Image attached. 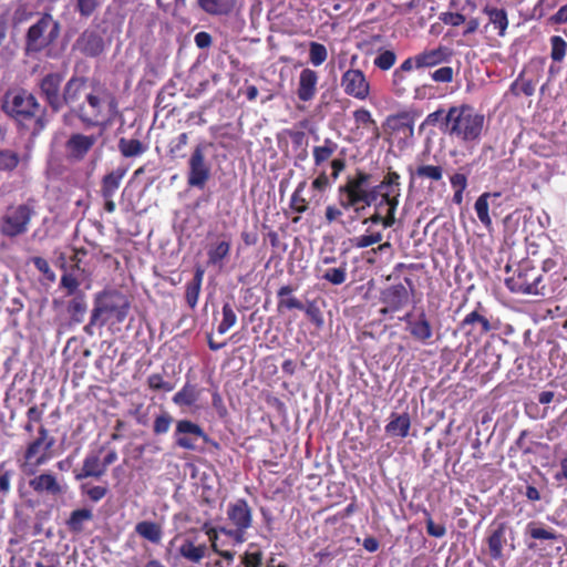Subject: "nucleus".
Here are the masks:
<instances>
[{"label":"nucleus","mask_w":567,"mask_h":567,"mask_svg":"<svg viewBox=\"0 0 567 567\" xmlns=\"http://www.w3.org/2000/svg\"><path fill=\"white\" fill-rule=\"evenodd\" d=\"M2 111L14 121L18 128L31 136L39 135L48 125L47 107L25 89H10L1 104Z\"/></svg>","instance_id":"1"},{"label":"nucleus","mask_w":567,"mask_h":567,"mask_svg":"<svg viewBox=\"0 0 567 567\" xmlns=\"http://www.w3.org/2000/svg\"><path fill=\"white\" fill-rule=\"evenodd\" d=\"M93 511L91 508H78L71 512L65 522L70 533L79 535L84 530V525L93 519Z\"/></svg>","instance_id":"32"},{"label":"nucleus","mask_w":567,"mask_h":567,"mask_svg":"<svg viewBox=\"0 0 567 567\" xmlns=\"http://www.w3.org/2000/svg\"><path fill=\"white\" fill-rule=\"evenodd\" d=\"M372 175L363 169H355L353 175H349L344 184L338 187V204L346 210L352 209L360 214L367 207H371L378 199L380 190L385 186H391L390 167L382 181L374 186H370Z\"/></svg>","instance_id":"2"},{"label":"nucleus","mask_w":567,"mask_h":567,"mask_svg":"<svg viewBox=\"0 0 567 567\" xmlns=\"http://www.w3.org/2000/svg\"><path fill=\"white\" fill-rule=\"evenodd\" d=\"M319 75L315 70L303 69L299 75L297 96L302 102L311 101L317 94Z\"/></svg>","instance_id":"25"},{"label":"nucleus","mask_w":567,"mask_h":567,"mask_svg":"<svg viewBox=\"0 0 567 567\" xmlns=\"http://www.w3.org/2000/svg\"><path fill=\"white\" fill-rule=\"evenodd\" d=\"M390 176L392 185L380 190L378 199L371 206L373 213L362 220L363 225H382L384 229L394 226L401 196V175L390 167Z\"/></svg>","instance_id":"6"},{"label":"nucleus","mask_w":567,"mask_h":567,"mask_svg":"<svg viewBox=\"0 0 567 567\" xmlns=\"http://www.w3.org/2000/svg\"><path fill=\"white\" fill-rule=\"evenodd\" d=\"M343 92L357 100L364 101L370 96L371 86L363 71L349 69L341 76Z\"/></svg>","instance_id":"16"},{"label":"nucleus","mask_w":567,"mask_h":567,"mask_svg":"<svg viewBox=\"0 0 567 567\" xmlns=\"http://www.w3.org/2000/svg\"><path fill=\"white\" fill-rule=\"evenodd\" d=\"M64 75L60 72H50L43 75L37 86L39 94L53 113L61 111L62 83Z\"/></svg>","instance_id":"14"},{"label":"nucleus","mask_w":567,"mask_h":567,"mask_svg":"<svg viewBox=\"0 0 567 567\" xmlns=\"http://www.w3.org/2000/svg\"><path fill=\"white\" fill-rule=\"evenodd\" d=\"M199 398V392L195 384L185 383L183 388L173 396V402L178 406H192Z\"/></svg>","instance_id":"41"},{"label":"nucleus","mask_w":567,"mask_h":567,"mask_svg":"<svg viewBox=\"0 0 567 567\" xmlns=\"http://www.w3.org/2000/svg\"><path fill=\"white\" fill-rule=\"evenodd\" d=\"M59 32V22L51 14H43L27 32L25 51L28 53L41 52L58 39Z\"/></svg>","instance_id":"11"},{"label":"nucleus","mask_w":567,"mask_h":567,"mask_svg":"<svg viewBox=\"0 0 567 567\" xmlns=\"http://www.w3.org/2000/svg\"><path fill=\"white\" fill-rule=\"evenodd\" d=\"M35 214L34 199H28L19 205H10L0 218L1 235L8 238H16L25 234Z\"/></svg>","instance_id":"8"},{"label":"nucleus","mask_w":567,"mask_h":567,"mask_svg":"<svg viewBox=\"0 0 567 567\" xmlns=\"http://www.w3.org/2000/svg\"><path fill=\"white\" fill-rule=\"evenodd\" d=\"M199 8L208 14L221 16L229 11L225 0H197Z\"/></svg>","instance_id":"50"},{"label":"nucleus","mask_w":567,"mask_h":567,"mask_svg":"<svg viewBox=\"0 0 567 567\" xmlns=\"http://www.w3.org/2000/svg\"><path fill=\"white\" fill-rule=\"evenodd\" d=\"M226 516L231 527L221 526L220 533L237 544L246 540L247 530L252 526V509L245 498H238L227 506Z\"/></svg>","instance_id":"9"},{"label":"nucleus","mask_w":567,"mask_h":567,"mask_svg":"<svg viewBox=\"0 0 567 567\" xmlns=\"http://www.w3.org/2000/svg\"><path fill=\"white\" fill-rule=\"evenodd\" d=\"M382 239L383 235L381 231H370L368 229L365 234L354 238L353 245L357 248H368L372 245L380 244Z\"/></svg>","instance_id":"55"},{"label":"nucleus","mask_w":567,"mask_h":567,"mask_svg":"<svg viewBox=\"0 0 567 567\" xmlns=\"http://www.w3.org/2000/svg\"><path fill=\"white\" fill-rule=\"evenodd\" d=\"M203 439L205 442L209 441L208 435L196 423L189 420H181L176 424L174 432L175 444L184 450H196V440Z\"/></svg>","instance_id":"21"},{"label":"nucleus","mask_w":567,"mask_h":567,"mask_svg":"<svg viewBox=\"0 0 567 567\" xmlns=\"http://www.w3.org/2000/svg\"><path fill=\"white\" fill-rule=\"evenodd\" d=\"M443 167L440 165H420L416 167L414 175L421 179L440 182L443 178Z\"/></svg>","instance_id":"51"},{"label":"nucleus","mask_w":567,"mask_h":567,"mask_svg":"<svg viewBox=\"0 0 567 567\" xmlns=\"http://www.w3.org/2000/svg\"><path fill=\"white\" fill-rule=\"evenodd\" d=\"M550 42V58L554 62H561L567 53V42L560 35H553Z\"/></svg>","instance_id":"53"},{"label":"nucleus","mask_w":567,"mask_h":567,"mask_svg":"<svg viewBox=\"0 0 567 567\" xmlns=\"http://www.w3.org/2000/svg\"><path fill=\"white\" fill-rule=\"evenodd\" d=\"M497 197L499 196L498 193L491 194V193H483L475 202L474 209L476 212L477 218L488 229L492 226V219L489 217V204L488 199L491 197Z\"/></svg>","instance_id":"42"},{"label":"nucleus","mask_w":567,"mask_h":567,"mask_svg":"<svg viewBox=\"0 0 567 567\" xmlns=\"http://www.w3.org/2000/svg\"><path fill=\"white\" fill-rule=\"evenodd\" d=\"M425 516V523H426V532L430 536L441 538L445 536L446 528L443 524H435L431 513L427 509L423 511Z\"/></svg>","instance_id":"62"},{"label":"nucleus","mask_w":567,"mask_h":567,"mask_svg":"<svg viewBox=\"0 0 567 567\" xmlns=\"http://www.w3.org/2000/svg\"><path fill=\"white\" fill-rule=\"evenodd\" d=\"M87 79L85 76L72 75L63 85L61 97V110L64 106L70 109V113L76 116L78 109L83 102L85 95V85Z\"/></svg>","instance_id":"18"},{"label":"nucleus","mask_w":567,"mask_h":567,"mask_svg":"<svg viewBox=\"0 0 567 567\" xmlns=\"http://www.w3.org/2000/svg\"><path fill=\"white\" fill-rule=\"evenodd\" d=\"M97 142L96 135L72 133L64 143L65 157L69 162H82Z\"/></svg>","instance_id":"20"},{"label":"nucleus","mask_w":567,"mask_h":567,"mask_svg":"<svg viewBox=\"0 0 567 567\" xmlns=\"http://www.w3.org/2000/svg\"><path fill=\"white\" fill-rule=\"evenodd\" d=\"M106 473L102 461L96 453H89L83 460L80 472L75 473V480L82 481L87 477L100 478Z\"/></svg>","instance_id":"29"},{"label":"nucleus","mask_w":567,"mask_h":567,"mask_svg":"<svg viewBox=\"0 0 567 567\" xmlns=\"http://www.w3.org/2000/svg\"><path fill=\"white\" fill-rule=\"evenodd\" d=\"M380 301L384 305L379 312L382 316L402 310L410 301V292L403 284L391 285L380 292Z\"/></svg>","instance_id":"17"},{"label":"nucleus","mask_w":567,"mask_h":567,"mask_svg":"<svg viewBox=\"0 0 567 567\" xmlns=\"http://www.w3.org/2000/svg\"><path fill=\"white\" fill-rule=\"evenodd\" d=\"M483 12L487 14L488 21L497 30L498 35H505L508 27V18L505 9H498L491 6H485Z\"/></svg>","instance_id":"39"},{"label":"nucleus","mask_w":567,"mask_h":567,"mask_svg":"<svg viewBox=\"0 0 567 567\" xmlns=\"http://www.w3.org/2000/svg\"><path fill=\"white\" fill-rule=\"evenodd\" d=\"M208 554V546L205 542H199V536L195 529L188 530L178 546V555L187 563L197 565Z\"/></svg>","instance_id":"19"},{"label":"nucleus","mask_w":567,"mask_h":567,"mask_svg":"<svg viewBox=\"0 0 567 567\" xmlns=\"http://www.w3.org/2000/svg\"><path fill=\"white\" fill-rule=\"evenodd\" d=\"M173 416L167 412L157 415L153 423V432L155 435H162L168 432Z\"/></svg>","instance_id":"60"},{"label":"nucleus","mask_w":567,"mask_h":567,"mask_svg":"<svg viewBox=\"0 0 567 567\" xmlns=\"http://www.w3.org/2000/svg\"><path fill=\"white\" fill-rule=\"evenodd\" d=\"M74 48L85 56L95 58L104 51V40L97 31L87 29L76 39Z\"/></svg>","instance_id":"23"},{"label":"nucleus","mask_w":567,"mask_h":567,"mask_svg":"<svg viewBox=\"0 0 567 567\" xmlns=\"http://www.w3.org/2000/svg\"><path fill=\"white\" fill-rule=\"evenodd\" d=\"M29 486L38 494L48 493L51 495L62 494V487L55 475L51 473H42L29 481Z\"/></svg>","instance_id":"27"},{"label":"nucleus","mask_w":567,"mask_h":567,"mask_svg":"<svg viewBox=\"0 0 567 567\" xmlns=\"http://www.w3.org/2000/svg\"><path fill=\"white\" fill-rule=\"evenodd\" d=\"M485 117L467 104L451 106L441 123V132L463 145L480 142Z\"/></svg>","instance_id":"3"},{"label":"nucleus","mask_w":567,"mask_h":567,"mask_svg":"<svg viewBox=\"0 0 567 567\" xmlns=\"http://www.w3.org/2000/svg\"><path fill=\"white\" fill-rule=\"evenodd\" d=\"M60 268L63 269L64 274L61 277L60 285L63 289L66 290L68 296H75L79 291L80 281L79 279L72 274L66 271L65 266V257L63 254L59 257Z\"/></svg>","instance_id":"43"},{"label":"nucleus","mask_w":567,"mask_h":567,"mask_svg":"<svg viewBox=\"0 0 567 567\" xmlns=\"http://www.w3.org/2000/svg\"><path fill=\"white\" fill-rule=\"evenodd\" d=\"M302 311H305L307 318L309 319V321L317 328V329H322L323 326H324V317H323V312L320 308V306L318 305V301L317 300H307L306 303H303V309H301Z\"/></svg>","instance_id":"47"},{"label":"nucleus","mask_w":567,"mask_h":567,"mask_svg":"<svg viewBox=\"0 0 567 567\" xmlns=\"http://www.w3.org/2000/svg\"><path fill=\"white\" fill-rule=\"evenodd\" d=\"M353 120L357 128H364L372 134V137L379 138V126L369 110L364 107L357 109L353 112Z\"/></svg>","instance_id":"34"},{"label":"nucleus","mask_w":567,"mask_h":567,"mask_svg":"<svg viewBox=\"0 0 567 567\" xmlns=\"http://www.w3.org/2000/svg\"><path fill=\"white\" fill-rule=\"evenodd\" d=\"M507 534L513 535V529L506 520L494 519L486 530L485 544L487 547V555L491 560L496 561L499 565H504L507 560L505 548L509 546V551L515 549L513 542L508 544ZM513 539L514 537H512V540Z\"/></svg>","instance_id":"12"},{"label":"nucleus","mask_w":567,"mask_h":567,"mask_svg":"<svg viewBox=\"0 0 567 567\" xmlns=\"http://www.w3.org/2000/svg\"><path fill=\"white\" fill-rule=\"evenodd\" d=\"M347 268L348 264L343 260L338 267L326 269L321 278L336 286L342 285L347 280Z\"/></svg>","instance_id":"48"},{"label":"nucleus","mask_w":567,"mask_h":567,"mask_svg":"<svg viewBox=\"0 0 567 567\" xmlns=\"http://www.w3.org/2000/svg\"><path fill=\"white\" fill-rule=\"evenodd\" d=\"M117 112L115 96L101 84H96L85 93L75 117L85 127L102 126L103 128L113 120Z\"/></svg>","instance_id":"4"},{"label":"nucleus","mask_w":567,"mask_h":567,"mask_svg":"<svg viewBox=\"0 0 567 567\" xmlns=\"http://www.w3.org/2000/svg\"><path fill=\"white\" fill-rule=\"evenodd\" d=\"M204 274V269L200 266H197L195 268L193 279L185 286V301L192 310H194L198 303Z\"/></svg>","instance_id":"30"},{"label":"nucleus","mask_w":567,"mask_h":567,"mask_svg":"<svg viewBox=\"0 0 567 567\" xmlns=\"http://www.w3.org/2000/svg\"><path fill=\"white\" fill-rule=\"evenodd\" d=\"M391 86L392 91L396 95H402L408 91V78L406 73L399 71V69H395L392 73L391 78Z\"/></svg>","instance_id":"58"},{"label":"nucleus","mask_w":567,"mask_h":567,"mask_svg":"<svg viewBox=\"0 0 567 567\" xmlns=\"http://www.w3.org/2000/svg\"><path fill=\"white\" fill-rule=\"evenodd\" d=\"M135 533L153 544H159L163 537L161 525L151 520H142L137 523L135 525Z\"/></svg>","instance_id":"35"},{"label":"nucleus","mask_w":567,"mask_h":567,"mask_svg":"<svg viewBox=\"0 0 567 567\" xmlns=\"http://www.w3.org/2000/svg\"><path fill=\"white\" fill-rule=\"evenodd\" d=\"M306 188H307V181L305 179V181H301L297 185L296 189L293 190V193L290 197L289 207L295 213L303 214L309 208V203L303 196V192Z\"/></svg>","instance_id":"45"},{"label":"nucleus","mask_w":567,"mask_h":567,"mask_svg":"<svg viewBox=\"0 0 567 567\" xmlns=\"http://www.w3.org/2000/svg\"><path fill=\"white\" fill-rule=\"evenodd\" d=\"M87 310V302L83 292H78L68 303L66 311L74 323H82Z\"/></svg>","instance_id":"36"},{"label":"nucleus","mask_w":567,"mask_h":567,"mask_svg":"<svg viewBox=\"0 0 567 567\" xmlns=\"http://www.w3.org/2000/svg\"><path fill=\"white\" fill-rule=\"evenodd\" d=\"M328 58L327 48L318 42H310L309 59L315 66L321 65Z\"/></svg>","instance_id":"56"},{"label":"nucleus","mask_w":567,"mask_h":567,"mask_svg":"<svg viewBox=\"0 0 567 567\" xmlns=\"http://www.w3.org/2000/svg\"><path fill=\"white\" fill-rule=\"evenodd\" d=\"M231 248L230 240H220L212 244L207 250V262L212 266H223V261L228 257Z\"/></svg>","instance_id":"37"},{"label":"nucleus","mask_w":567,"mask_h":567,"mask_svg":"<svg viewBox=\"0 0 567 567\" xmlns=\"http://www.w3.org/2000/svg\"><path fill=\"white\" fill-rule=\"evenodd\" d=\"M30 262H32L37 270L41 272L48 280H55V274L51 270L50 265L45 258L34 256L30 258Z\"/></svg>","instance_id":"63"},{"label":"nucleus","mask_w":567,"mask_h":567,"mask_svg":"<svg viewBox=\"0 0 567 567\" xmlns=\"http://www.w3.org/2000/svg\"><path fill=\"white\" fill-rule=\"evenodd\" d=\"M506 271L512 272L505 279L506 287L514 293L545 296L544 277L540 270L529 259L520 260L514 269L506 266Z\"/></svg>","instance_id":"7"},{"label":"nucleus","mask_w":567,"mask_h":567,"mask_svg":"<svg viewBox=\"0 0 567 567\" xmlns=\"http://www.w3.org/2000/svg\"><path fill=\"white\" fill-rule=\"evenodd\" d=\"M451 55V50L444 45H440L434 49H425L416 54V70L434 68L447 62Z\"/></svg>","instance_id":"24"},{"label":"nucleus","mask_w":567,"mask_h":567,"mask_svg":"<svg viewBox=\"0 0 567 567\" xmlns=\"http://www.w3.org/2000/svg\"><path fill=\"white\" fill-rule=\"evenodd\" d=\"M295 288L290 285L281 286L277 291V310L284 312L285 310H301L303 309V302L297 297L292 296Z\"/></svg>","instance_id":"31"},{"label":"nucleus","mask_w":567,"mask_h":567,"mask_svg":"<svg viewBox=\"0 0 567 567\" xmlns=\"http://www.w3.org/2000/svg\"><path fill=\"white\" fill-rule=\"evenodd\" d=\"M409 332L415 341H419L422 344L426 346L433 343V327L424 310H422L413 323H411Z\"/></svg>","instance_id":"26"},{"label":"nucleus","mask_w":567,"mask_h":567,"mask_svg":"<svg viewBox=\"0 0 567 567\" xmlns=\"http://www.w3.org/2000/svg\"><path fill=\"white\" fill-rule=\"evenodd\" d=\"M118 150L124 157H135L145 153L147 147L140 140L122 137Z\"/></svg>","instance_id":"46"},{"label":"nucleus","mask_w":567,"mask_h":567,"mask_svg":"<svg viewBox=\"0 0 567 567\" xmlns=\"http://www.w3.org/2000/svg\"><path fill=\"white\" fill-rule=\"evenodd\" d=\"M54 444L55 439L50 435L49 430L40 425L38 435L25 445L22 468L30 467L28 473L32 474L38 467L48 463L52 457L51 450Z\"/></svg>","instance_id":"10"},{"label":"nucleus","mask_w":567,"mask_h":567,"mask_svg":"<svg viewBox=\"0 0 567 567\" xmlns=\"http://www.w3.org/2000/svg\"><path fill=\"white\" fill-rule=\"evenodd\" d=\"M386 127L390 135L405 143L414 135V116L409 112L390 115L386 118Z\"/></svg>","instance_id":"22"},{"label":"nucleus","mask_w":567,"mask_h":567,"mask_svg":"<svg viewBox=\"0 0 567 567\" xmlns=\"http://www.w3.org/2000/svg\"><path fill=\"white\" fill-rule=\"evenodd\" d=\"M526 535L535 540H557L563 535L557 534L553 528H547L540 522H529L526 525Z\"/></svg>","instance_id":"38"},{"label":"nucleus","mask_w":567,"mask_h":567,"mask_svg":"<svg viewBox=\"0 0 567 567\" xmlns=\"http://www.w3.org/2000/svg\"><path fill=\"white\" fill-rule=\"evenodd\" d=\"M396 62V54L393 50H379L378 55L374 58L373 64L381 71H388L394 66Z\"/></svg>","instance_id":"52"},{"label":"nucleus","mask_w":567,"mask_h":567,"mask_svg":"<svg viewBox=\"0 0 567 567\" xmlns=\"http://www.w3.org/2000/svg\"><path fill=\"white\" fill-rule=\"evenodd\" d=\"M127 173V168L120 166L102 177L100 186L101 197H114L118 190L123 178Z\"/></svg>","instance_id":"28"},{"label":"nucleus","mask_w":567,"mask_h":567,"mask_svg":"<svg viewBox=\"0 0 567 567\" xmlns=\"http://www.w3.org/2000/svg\"><path fill=\"white\" fill-rule=\"evenodd\" d=\"M223 319L218 324L217 331L220 334L226 333L237 322V315L229 302H225L221 308Z\"/></svg>","instance_id":"49"},{"label":"nucleus","mask_w":567,"mask_h":567,"mask_svg":"<svg viewBox=\"0 0 567 567\" xmlns=\"http://www.w3.org/2000/svg\"><path fill=\"white\" fill-rule=\"evenodd\" d=\"M147 386L152 391L171 392L174 389V384L166 381L162 373H152L146 380Z\"/></svg>","instance_id":"54"},{"label":"nucleus","mask_w":567,"mask_h":567,"mask_svg":"<svg viewBox=\"0 0 567 567\" xmlns=\"http://www.w3.org/2000/svg\"><path fill=\"white\" fill-rule=\"evenodd\" d=\"M411 427L409 413H392L390 422L385 425V432L391 436L406 437Z\"/></svg>","instance_id":"33"},{"label":"nucleus","mask_w":567,"mask_h":567,"mask_svg":"<svg viewBox=\"0 0 567 567\" xmlns=\"http://www.w3.org/2000/svg\"><path fill=\"white\" fill-rule=\"evenodd\" d=\"M338 150V143L327 137L322 145L315 146L312 157L315 166H321L330 159Z\"/></svg>","instance_id":"40"},{"label":"nucleus","mask_w":567,"mask_h":567,"mask_svg":"<svg viewBox=\"0 0 567 567\" xmlns=\"http://www.w3.org/2000/svg\"><path fill=\"white\" fill-rule=\"evenodd\" d=\"M213 147L212 142L202 141L193 150L188 159L187 185L203 189L210 178V164L206 152Z\"/></svg>","instance_id":"13"},{"label":"nucleus","mask_w":567,"mask_h":567,"mask_svg":"<svg viewBox=\"0 0 567 567\" xmlns=\"http://www.w3.org/2000/svg\"><path fill=\"white\" fill-rule=\"evenodd\" d=\"M188 143V134L187 133H181L175 140H173L169 143L168 146V153L171 157H184L185 154H182V150L187 145Z\"/></svg>","instance_id":"61"},{"label":"nucleus","mask_w":567,"mask_h":567,"mask_svg":"<svg viewBox=\"0 0 567 567\" xmlns=\"http://www.w3.org/2000/svg\"><path fill=\"white\" fill-rule=\"evenodd\" d=\"M131 309L128 299L116 290L96 295L90 321L83 330L87 336L94 334V327L115 326L125 321Z\"/></svg>","instance_id":"5"},{"label":"nucleus","mask_w":567,"mask_h":567,"mask_svg":"<svg viewBox=\"0 0 567 567\" xmlns=\"http://www.w3.org/2000/svg\"><path fill=\"white\" fill-rule=\"evenodd\" d=\"M460 329L467 338L480 341L484 336L491 332L494 327L486 317V309L478 302L477 307L461 321Z\"/></svg>","instance_id":"15"},{"label":"nucleus","mask_w":567,"mask_h":567,"mask_svg":"<svg viewBox=\"0 0 567 567\" xmlns=\"http://www.w3.org/2000/svg\"><path fill=\"white\" fill-rule=\"evenodd\" d=\"M262 560L264 551L255 543H250L248 548L240 556V564L243 567H261Z\"/></svg>","instance_id":"44"},{"label":"nucleus","mask_w":567,"mask_h":567,"mask_svg":"<svg viewBox=\"0 0 567 567\" xmlns=\"http://www.w3.org/2000/svg\"><path fill=\"white\" fill-rule=\"evenodd\" d=\"M20 162L17 152L11 150H0V171H13Z\"/></svg>","instance_id":"57"},{"label":"nucleus","mask_w":567,"mask_h":567,"mask_svg":"<svg viewBox=\"0 0 567 567\" xmlns=\"http://www.w3.org/2000/svg\"><path fill=\"white\" fill-rule=\"evenodd\" d=\"M81 492H82V494L86 495L90 498V501L97 503L106 496V494L109 493V489L106 486H101V485L91 486L87 484H83V485H81Z\"/></svg>","instance_id":"59"},{"label":"nucleus","mask_w":567,"mask_h":567,"mask_svg":"<svg viewBox=\"0 0 567 567\" xmlns=\"http://www.w3.org/2000/svg\"><path fill=\"white\" fill-rule=\"evenodd\" d=\"M100 7V0H76L75 9L83 18L91 17Z\"/></svg>","instance_id":"64"}]
</instances>
